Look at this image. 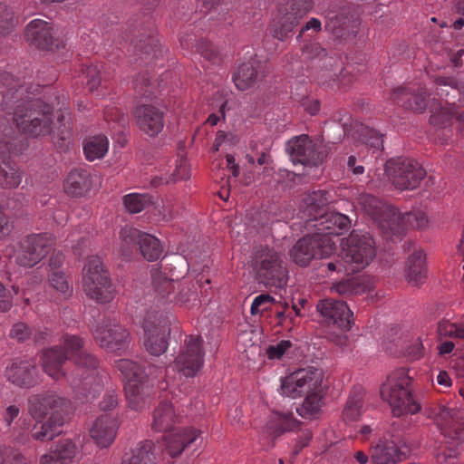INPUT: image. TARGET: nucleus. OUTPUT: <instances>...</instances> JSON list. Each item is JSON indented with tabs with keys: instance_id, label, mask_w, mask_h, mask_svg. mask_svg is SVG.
<instances>
[{
	"instance_id": "f257e3e1",
	"label": "nucleus",
	"mask_w": 464,
	"mask_h": 464,
	"mask_svg": "<svg viewBox=\"0 0 464 464\" xmlns=\"http://www.w3.org/2000/svg\"><path fill=\"white\" fill-rule=\"evenodd\" d=\"M409 371L399 368L392 372L381 386V396L387 401L392 413L397 417L391 424L390 433L396 443L405 444L403 436L414 428L413 420L409 414L420 411L421 405L412 394V378Z\"/></svg>"
},
{
	"instance_id": "f03ea898",
	"label": "nucleus",
	"mask_w": 464,
	"mask_h": 464,
	"mask_svg": "<svg viewBox=\"0 0 464 464\" xmlns=\"http://www.w3.org/2000/svg\"><path fill=\"white\" fill-rule=\"evenodd\" d=\"M252 266L259 285L267 288H283L287 283V268L280 253L274 248L256 247L253 251Z\"/></svg>"
},
{
	"instance_id": "7ed1b4c3",
	"label": "nucleus",
	"mask_w": 464,
	"mask_h": 464,
	"mask_svg": "<svg viewBox=\"0 0 464 464\" xmlns=\"http://www.w3.org/2000/svg\"><path fill=\"white\" fill-rule=\"evenodd\" d=\"M358 204L373 220L386 239L401 238L404 231V215L392 205L381 201L371 194H362Z\"/></svg>"
},
{
	"instance_id": "20e7f679",
	"label": "nucleus",
	"mask_w": 464,
	"mask_h": 464,
	"mask_svg": "<svg viewBox=\"0 0 464 464\" xmlns=\"http://www.w3.org/2000/svg\"><path fill=\"white\" fill-rule=\"evenodd\" d=\"M82 287L86 295L98 303L107 304L113 300L116 290L101 257L92 256L88 258L83 267Z\"/></svg>"
},
{
	"instance_id": "39448f33",
	"label": "nucleus",
	"mask_w": 464,
	"mask_h": 464,
	"mask_svg": "<svg viewBox=\"0 0 464 464\" xmlns=\"http://www.w3.org/2000/svg\"><path fill=\"white\" fill-rule=\"evenodd\" d=\"M384 171L388 180L400 191L416 189L427 176L420 163L406 157L390 159L384 165Z\"/></svg>"
},
{
	"instance_id": "423d86ee",
	"label": "nucleus",
	"mask_w": 464,
	"mask_h": 464,
	"mask_svg": "<svg viewBox=\"0 0 464 464\" xmlns=\"http://www.w3.org/2000/svg\"><path fill=\"white\" fill-rule=\"evenodd\" d=\"M360 14L355 5H334L324 13V30L335 40L353 39L359 32Z\"/></svg>"
},
{
	"instance_id": "0eeeda50",
	"label": "nucleus",
	"mask_w": 464,
	"mask_h": 464,
	"mask_svg": "<svg viewBox=\"0 0 464 464\" xmlns=\"http://www.w3.org/2000/svg\"><path fill=\"white\" fill-rule=\"evenodd\" d=\"M336 250V244L327 235H306L298 239L289 250L291 260L306 267L315 258H327Z\"/></svg>"
},
{
	"instance_id": "6e6552de",
	"label": "nucleus",
	"mask_w": 464,
	"mask_h": 464,
	"mask_svg": "<svg viewBox=\"0 0 464 464\" xmlns=\"http://www.w3.org/2000/svg\"><path fill=\"white\" fill-rule=\"evenodd\" d=\"M24 89L17 84L12 85L2 95L1 107L7 113L14 115V121L22 132L26 131V125L32 123L33 117L36 116V110L43 107L39 100H27L24 98Z\"/></svg>"
},
{
	"instance_id": "1a4fd4ad",
	"label": "nucleus",
	"mask_w": 464,
	"mask_h": 464,
	"mask_svg": "<svg viewBox=\"0 0 464 464\" xmlns=\"http://www.w3.org/2000/svg\"><path fill=\"white\" fill-rule=\"evenodd\" d=\"M343 255L348 269L355 274L365 268L375 257L374 240L369 233L353 230L345 238Z\"/></svg>"
},
{
	"instance_id": "9d476101",
	"label": "nucleus",
	"mask_w": 464,
	"mask_h": 464,
	"mask_svg": "<svg viewBox=\"0 0 464 464\" xmlns=\"http://www.w3.org/2000/svg\"><path fill=\"white\" fill-rule=\"evenodd\" d=\"M172 320L158 311H149L143 319L145 334L144 347L153 356L164 353L169 346V337L171 332Z\"/></svg>"
},
{
	"instance_id": "9b49d317",
	"label": "nucleus",
	"mask_w": 464,
	"mask_h": 464,
	"mask_svg": "<svg viewBox=\"0 0 464 464\" xmlns=\"http://www.w3.org/2000/svg\"><path fill=\"white\" fill-rule=\"evenodd\" d=\"M154 23L149 14H135L130 17L123 32V39L133 45L138 55L154 54L157 39L153 36Z\"/></svg>"
},
{
	"instance_id": "f8f14e48",
	"label": "nucleus",
	"mask_w": 464,
	"mask_h": 464,
	"mask_svg": "<svg viewBox=\"0 0 464 464\" xmlns=\"http://www.w3.org/2000/svg\"><path fill=\"white\" fill-rule=\"evenodd\" d=\"M324 372L309 366L298 369L286 376L281 385L282 393L293 398L301 397L312 392H323Z\"/></svg>"
},
{
	"instance_id": "ddd939ff",
	"label": "nucleus",
	"mask_w": 464,
	"mask_h": 464,
	"mask_svg": "<svg viewBox=\"0 0 464 464\" xmlns=\"http://www.w3.org/2000/svg\"><path fill=\"white\" fill-rule=\"evenodd\" d=\"M204 341L200 335H188L173 362L175 370L186 378L198 374L204 363Z\"/></svg>"
},
{
	"instance_id": "4468645a",
	"label": "nucleus",
	"mask_w": 464,
	"mask_h": 464,
	"mask_svg": "<svg viewBox=\"0 0 464 464\" xmlns=\"http://www.w3.org/2000/svg\"><path fill=\"white\" fill-rule=\"evenodd\" d=\"M29 413L35 420L49 419L64 421V415L71 407V401L54 392L35 394L29 398Z\"/></svg>"
},
{
	"instance_id": "2eb2a0df",
	"label": "nucleus",
	"mask_w": 464,
	"mask_h": 464,
	"mask_svg": "<svg viewBox=\"0 0 464 464\" xmlns=\"http://www.w3.org/2000/svg\"><path fill=\"white\" fill-rule=\"evenodd\" d=\"M53 242V238L45 233L26 236L20 242L16 263L20 266L33 267L49 253Z\"/></svg>"
},
{
	"instance_id": "dca6fc26",
	"label": "nucleus",
	"mask_w": 464,
	"mask_h": 464,
	"mask_svg": "<svg viewBox=\"0 0 464 464\" xmlns=\"http://www.w3.org/2000/svg\"><path fill=\"white\" fill-rule=\"evenodd\" d=\"M98 344L110 352H117L128 348L130 343V333L115 321H103L93 332Z\"/></svg>"
},
{
	"instance_id": "f3484780",
	"label": "nucleus",
	"mask_w": 464,
	"mask_h": 464,
	"mask_svg": "<svg viewBox=\"0 0 464 464\" xmlns=\"http://www.w3.org/2000/svg\"><path fill=\"white\" fill-rule=\"evenodd\" d=\"M73 369L68 373L70 385L84 396H88L87 379L99 367V360L86 350L72 357Z\"/></svg>"
},
{
	"instance_id": "a211bd4d",
	"label": "nucleus",
	"mask_w": 464,
	"mask_h": 464,
	"mask_svg": "<svg viewBox=\"0 0 464 464\" xmlns=\"http://www.w3.org/2000/svg\"><path fill=\"white\" fill-rule=\"evenodd\" d=\"M5 377L19 388L29 389L38 383L39 371L34 360L16 358L5 367Z\"/></svg>"
},
{
	"instance_id": "6ab92c4d",
	"label": "nucleus",
	"mask_w": 464,
	"mask_h": 464,
	"mask_svg": "<svg viewBox=\"0 0 464 464\" xmlns=\"http://www.w3.org/2000/svg\"><path fill=\"white\" fill-rule=\"evenodd\" d=\"M305 227L314 230L315 235L339 236L351 227V220L345 215L334 211H326L316 218H309Z\"/></svg>"
},
{
	"instance_id": "aec40b11",
	"label": "nucleus",
	"mask_w": 464,
	"mask_h": 464,
	"mask_svg": "<svg viewBox=\"0 0 464 464\" xmlns=\"http://www.w3.org/2000/svg\"><path fill=\"white\" fill-rule=\"evenodd\" d=\"M24 36L30 45L41 50L58 49L63 44L54 36L51 23L42 19L31 21L25 28Z\"/></svg>"
},
{
	"instance_id": "412c9836",
	"label": "nucleus",
	"mask_w": 464,
	"mask_h": 464,
	"mask_svg": "<svg viewBox=\"0 0 464 464\" xmlns=\"http://www.w3.org/2000/svg\"><path fill=\"white\" fill-rule=\"evenodd\" d=\"M133 116L139 130L148 137H157L164 128V112L154 105H137Z\"/></svg>"
},
{
	"instance_id": "4be33fe9",
	"label": "nucleus",
	"mask_w": 464,
	"mask_h": 464,
	"mask_svg": "<svg viewBox=\"0 0 464 464\" xmlns=\"http://www.w3.org/2000/svg\"><path fill=\"white\" fill-rule=\"evenodd\" d=\"M288 148L294 163L317 166L324 158V152L319 151L314 141L305 134L292 139L288 142Z\"/></svg>"
},
{
	"instance_id": "5701e85b",
	"label": "nucleus",
	"mask_w": 464,
	"mask_h": 464,
	"mask_svg": "<svg viewBox=\"0 0 464 464\" xmlns=\"http://www.w3.org/2000/svg\"><path fill=\"white\" fill-rule=\"evenodd\" d=\"M317 310L327 320L329 325L342 331H349L352 327L353 312L345 302L341 300L324 299L318 303Z\"/></svg>"
},
{
	"instance_id": "b1692460",
	"label": "nucleus",
	"mask_w": 464,
	"mask_h": 464,
	"mask_svg": "<svg viewBox=\"0 0 464 464\" xmlns=\"http://www.w3.org/2000/svg\"><path fill=\"white\" fill-rule=\"evenodd\" d=\"M69 360L66 351L55 345L42 351L41 362L44 372L56 381L68 380V373L63 371V365Z\"/></svg>"
},
{
	"instance_id": "393cba45",
	"label": "nucleus",
	"mask_w": 464,
	"mask_h": 464,
	"mask_svg": "<svg viewBox=\"0 0 464 464\" xmlns=\"http://www.w3.org/2000/svg\"><path fill=\"white\" fill-rule=\"evenodd\" d=\"M437 427L446 435L464 440V409L443 405Z\"/></svg>"
},
{
	"instance_id": "a878e982",
	"label": "nucleus",
	"mask_w": 464,
	"mask_h": 464,
	"mask_svg": "<svg viewBox=\"0 0 464 464\" xmlns=\"http://www.w3.org/2000/svg\"><path fill=\"white\" fill-rule=\"evenodd\" d=\"M430 123L438 128H445L451 124V120L455 117L459 123V131L464 135V113H458L455 104L450 107H443L441 102L433 99L430 105Z\"/></svg>"
},
{
	"instance_id": "bb28decb",
	"label": "nucleus",
	"mask_w": 464,
	"mask_h": 464,
	"mask_svg": "<svg viewBox=\"0 0 464 464\" xmlns=\"http://www.w3.org/2000/svg\"><path fill=\"white\" fill-rule=\"evenodd\" d=\"M116 430V419L109 415H102L95 420L90 433L91 437L99 447L106 448L114 440Z\"/></svg>"
},
{
	"instance_id": "cd10ccee",
	"label": "nucleus",
	"mask_w": 464,
	"mask_h": 464,
	"mask_svg": "<svg viewBox=\"0 0 464 464\" xmlns=\"http://www.w3.org/2000/svg\"><path fill=\"white\" fill-rule=\"evenodd\" d=\"M200 431L194 428H184L164 437L166 451L171 458L179 456L188 445L193 443Z\"/></svg>"
},
{
	"instance_id": "c85d7f7f",
	"label": "nucleus",
	"mask_w": 464,
	"mask_h": 464,
	"mask_svg": "<svg viewBox=\"0 0 464 464\" xmlns=\"http://www.w3.org/2000/svg\"><path fill=\"white\" fill-rule=\"evenodd\" d=\"M429 94L424 92H411L404 87L395 89L391 98L398 102H401L402 106L417 113H423L428 107Z\"/></svg>"
},
{
	"instance_id": "c756f323",
	"label": "nucleus",
	"mask_w": 464,
	"mask_h": 464,
	"mask_svg": "<svg viewBox=\"0 0 464 464\" xmlns=\"http://www.w3.org/2000/svg\"><path fill=\"white\" fill-rule=\"evenodd\" d=\"M75 454V444L71 440H62L40 458L39 464H72Z\"/></svg>"
},
{
	"instance_id": "7c9ffc66",
	"label": "nucleus",
	"mask_w": 464,
	"mask_h": 464,
	"mask_svg": "<svg viewBox=\"0 0 464 464\" xmlns=\"http://www.w3.org/2000/svg\"><path fill=\"white\" fill-rule=\"evenodd\" d=\"M92 188V176L89 171L82 169H74L67 176L64 190L72 197H81L88 193Z\"/></svg>"
},
{
	"instance_id": "2f4dec72",
	"label": "nucleus",
	"mask_w": 464,
	"mask_h": 464,
	"mask_svg": "<svg viewBox=\"0 0 464 464\" xmlns=\"http://www.w3.org/2000/svg\"><path fill=\"white\" fill-rule=\"evenodd\" d=\"M148 380L129 381L124 385V391L129 407L135 411H141L149 402L150 388Z\"/></svg>"
},
{
	"instance_id": "473e14b6",
	"label": "nucleus",
	"mask_w": 464,
	"mask_h": 464,
	"mask_svg": "<svg viewBox=\"0 0 464 464\" xmlns=\"http://www.w3.org/2000/svg\"><path fill=\"white\" fill-rule=\"evenodd\" d=\"M300 422L293 415L276 413L266 424L265 435L271 440L270 446L275 445V440L283 433L292 431L299 426Z\"/></svg>"
},
{
	"instance_id": "72a5a7b5",
	"label": "nucleus",
	"mask_w": 464,
	"mask_h": 464,
	"mask_svg": "<svg viewBox=\"0 0 464 464\" xmlns=\"http://www.w3.org/2000/svg\"><path fill=\"white\" fill-rule=\"evenodd\" d=\"M406 280L413 285H420L427 276L426 256L422 250H415L406 260Z\"/></svg>"
},
{
	"instance_id": "f704fd0d",
	"label": "nucleus",
	"mask_w": 464,
	"mask_h": 464,
	"mask_svg": "<svg viewBox=\"0 0 464 464\" xmlns=\"http://www.w3.org/2000/svg\"><path fill=\"white\" fill-rule=\"evenodd\" d=\"M401 454L395 440H379L372 450L371 459L373 464H396L401 460Z\"/></svg>"
},
{
	"instance_id": "c9c22d12",
	"label": "nucleus",
	"mask_w": 464,
	"mask_h": 464,
	"mask_svg": "<svg viewBox=\"0 0 464 464\" xmlns=\"http://www.w3.org/2000/svg\"><path fill=\"white\" fill-rule=\"evenodd\" d=\"M178 420L173 405L169 401H161L153 411L151 428L158 432L170 430Z\"/></svg>"
},
{
	"instance_id": "e433bc0d",
	"label": "nucleus",
	"mask_w": 464,
	"mask_h": 464,
	"mask_svg": "<svg viewBox=\"0 0 464 464\" xmlns=\"http://www.w3.org/2000/svg\"><path fill=\"white\" fill-rule=\"evenodd\" d=\"M57 124L53 136V143L61 150L65 151L72 144V124L70 113L67 111L61 112L57 116Z\"/></svg>"
},
{
	"instance_id": "4c0bfd02",
	"label": "nucleus",
	"mask_w": 464,
	"mask_h": 464,
	"mask_svg": "<svg viewBox=\"0 0 464 464\" xmlns=\"http://www.w3.org/2000/svg\"><path fill=\"white\" fill-rule=\"evenodd\" d=\"M35 115L33 117L32 123L26 125V131L24 133L34 137L50 134L53 115L49 106L43 103V107L40 110H36Z\"/></svg>"
},
{
	"instance_id": "58836bf2",
	"label": "nucleus",
	"mask_w": 464,
	"mask_h": 464,
	"mask_svg": "<svg viewBox=\"0 0 464 464\" xmlns=\"http://www.w3.org/2000/svg\"><path fill=\"white\" fill-rule=\"evenodd\" d=\"M155 443L146 440L140 442L129 456L126 454L122 464H157L154 453Z\"/></svg>"
},
{
	"instance_id": "ea45409f",
	"label": "nucleus",
	"mask_w": 464,
	"mask_h": 464,
	"mask_svg": "<svg viewBox=\"0 0 464 464\" xmlns=\"http://www.w3.org/2000/svg\"><path fill=\"white\" fill-rule=\"evenodd\" d=\"M303 201L305 205V212L312 218L326 212L331 198L328 191L317 190L305 195Z\"/></svg>"
},
{
	"instance_id": "a19ab883",
	"label": "nucleus",
	"mask_w": 464,
	"mask_h": 464,
	"mask_svg": "<svg viewBox=\"0 0 464 464\" xmlns=\"http://www.w3.org/2000/svg\"><path fill=\"white\" fill-rule=\"evenodd\" d=\"M151 285L158 302L164 301L175 289L174 279L159 269L151 270Z\"/></svg>"
},
{
	"instance_id": "79ce46f5",
	"label": "nucleus",
	"mask_w": 464,
	"mask_h": 464,
	"mask_svg": "<svg viewBox=\"0 0 464 464\" xmlns=\"http://www.w3.org/2000/svg\"><path fill=\"white\" fill-rule=\"evenodd\" d=\"M63 424L59 420L48 419L46 421H38L32 428V437L40 441L52 440L61 433L60 428Z\"/></svg>"
},
{
	"instance_id": "37998d69",
	"label": "nucleus",
	"mask_w": 464,
	"mask_h": 464,
	"mask_svg": "<svg viewBox=\"0 0 464 464\" xmlns=\"http://www.w3.org/2000/svg\"><path fill=\"white\" fill-rule=\"evenodd\" d=\"M313 0H291L280 6L278 14H283L300 24V21L313 9Z\"/></svg>"
},
{
	"instance_id": "c03bdc74",
	"label": "nucleus",
	"mask_w": 464,
	"mask_h": 464,
	"mask_svg": "<svg viewBox=\"0 0 464 464\" xmlns=\"http://www.w3.org/2000/svg\"><path fill=\"white\" fill-rule=\"evenodd\" d=\"M22 171L10 161L0 162V187L4 188H18L22 182Z\"/></svg>"
},
{
	"instance_id": "a18cd8bd",
	"label": "nucleus",
	"mask_w": 464,
	"mask_h": 464,
	"mask_svg": "<svg viewBox=\"0 0 464 464\" xmlns=\"http://www.w3.org/2000/svg\"><path fill=\"white\" fill-rule=\"evenodd\" d=\"M142 234V231L132 227L126 226L121 228L120 238L121 252L123 256H130L134 250L138 251Z\"/></svg>"
},
{
	"instance_id": "49530a36",
	"label": "nucleus",
	"mask_w": 464,
	"mask_h": 464,
	"mask_svg": "<svg viewBox=\"0 0 464 464\" xmlns=\"http://www.w3.org/2000/svg\"><path fill=\"white\" fill-rule=\"evenodd\" d=\"M257 76L256 67L252 63H245L238 67L233 80L237 89L245 91L256 82Z\"/></svg>"
},
{
	"instance_id": "de8ad7c7",
	"label": "nucleus",
	"mask_w": 464,
	"mask_h": 464,
	"mask_svg": "<svg viewBox=\"0 0 464 464\" xmlns=\"http://www.w3.org/2000/svg\"><path fill=\"white\" fill-rule=\"evenodd\" d=\"M138 251L148 261H155L161 256L162 246L158 238L143 232L140 239Z\"/></svg>"
},
{
	"instance_id": "09e8293b",
	"label": "nucleus",
	"mask_w": 464,
	"mask_h": 464,
	"mask_svg": "<svg viewBox=\"0 0 464 464\" xmlns=\"http://www.w3.org/2000/svg\"><path fill=\"white\" fill-rule=\"evenodd\" d=\"M108 150V140L104 136H94L87 140L83 146V151L88 160L102 158Z\"/></svg>"
},
{
	"instance_id": "8fccbe9b",
	"label": "nucleus",
	"mask_w": 464,
	"mask_h": 464,
	"mask_svg": "<svg viewBox=\"0 0 464 464\" xmlns=\"http://www.w3.org/2000/svg\"><path fill=\"white\" fill-rule=\"evenodd\" d=\"M116 367L124 375L126 382L148 380V375L142 367L131 360H118Z\"/></svg>"
},
{
	"instance_id": "3c124183",
	"label": "nucleus",
	"mask_w": 464,
	"mask_h": 464,
	"mask_svg": "<svg viewBox=\"0 0 464 464\" xmlns=\"http://www.w3.org/2000/svg\"><path fill=\"white\" fill-rule=\"evenodd\" d=\"M116 367L124 375L126 382L148 380V375L142 367L131 360H118Z\"/></svg>"
},
{
	"instance_id": "603ef678",
	"label": "nucleus",
	"mask_w": 464,
	"mask_h": 464,
	"mask_svg": "<svg viewBox=\"0 0 464 464\" xmlns=\"http://www.w3.org/2000/svg\"><path fill=\"white\" fill-rule=\"evenodd\" d=\"M298 24L295 18H289L283 14H279L277 20L272 24L271 34L279 41H285Z\"/></svg>"
},
{
	"instance_id": "864d4df0",
	"label": "nucleus",
	"mask_w": 464,
	"mask_h": 464,
	"mask_svg": "<svg viewBox=\"0 0 464 464\" xmlns=\"http://www.w3.org/2000/svg\"><path fill=\"white\" fill-rule=\"evenodd\" d=\"M152 203V197L149 194L132 193L123 197L124 207L130 214L140 213Z\"/></svg>"
},
{
	"instance_id": "5fc2aeb1",
	"label": "nucleus",
	"mask_w": 464,
	"mask_h": 464,
	"mask_svg": "<svg viewBox=\"0 0 464 464\" xmlns=\"http://www.w3.org/2000/svg\"><path fill=\"white\" fill-rule=\"evenodd\" d=\"M437 333L440 338L464 340V323L455 324L443 318L438 323Z\"/></svg>"
},
{
	"instance_id": "6e6d98bb",
	"label": "nucleus",
	"mask_w": 464,
	"mask_h": 464,
	"mask_svg": "<svg viewBox=\"0 0 464 464\" xmlns=\"http://www.w3.org/2000/svg\"><path fill=\"white\" fill-rule=\"evenodd\" d=\"M84 343V339L80 335L65 334L62 338L60 346L66 351L69 360L72 361L74 355L85 351L83 349Z\"/></svg>"
},
{
	"instance_id": "4d7b16f0",
	"label": "nucleus",
	"mask_w": 464,
	"mask_h": 464,
	"mask_svg": "<svg viewBox=\"0 0 464 464\" xmlns=\"http://www.w3.org/2000/svg\"><path fill=\"white\" fill-rule=\"evenodd\" d=\"M322 392H312L304 393L306 396L301 408L297 409L298 413L303 417H311L317 413L320 410Z\"/></svg>"
},
{
	"instance_id": "13d9d810",
	"label": "nucleus",
	"mask_w": 464,
	"mask_h": 464,
	"mask_svg": "<svg viewBox=\"0 0 464 464\" xmlns=\"http://www.w3.org/2000/svg\"><path fill=\"white\" fill-rule=\"evenodd\" d=\"M362 400L359 396L349 397L343 411V420L349 423L356 421L362 414Z\"/></svg>"
},
{
	"instance_id": "bf43d9fd",
	"label": "nucleus",
	"mask_w": 464,
	"mask_h": 464,
	"mask_svg": "<svg viewBox=\"0 0 464 464\" xmlns=\"http://www.w3.org/2000/svg\"><path fill=\"white\" fill-rule=\"evenodd\" d=\"M361 134L362 136V142L366 147H370L375 150H383V139L381 134H379L376 130L370 129L368 127L361 126L360 129Z\"/></svg>"
},
{
	"instance_id": "052dcab7",
	"label": "nucleus",
	"mask_w": 464,
	"mask_h": 464,
	"mask_svg": "<svg viewBox=\"0 0 464 464\" xmlns=\"http://www.w3.org/2000/svg\"><path fill=\"white\" fill-rule=\"evenodd\" d=\"M133 88L140 97L150 98L153 93L150 74L148 72L139 73L133 82Z\"/></svg>"
},
{
	"instance_id": "680f3d73",
	"label": "nucleus",
	"mask_w": 464,
	"mask_h": 464,
	"mask_svg": "<svg viewBox=\"0 0 464 464\" xmlns=\"http://www.w3.org/2000/svg\"><path fill=\"white\" fill-rule=\"evenodd\" d=\"M405 224H408L413 228L423 229L429 225V218L425 211L413 210L404 214Z\"/></svg>"
},
{
	"instance_id": "e2e57ef3",
	"label": "nucleus",
	"mask_w": 464,
	"mask_h": 464,
	"mask_svg": "<svg viewBox=\"0 0 464 464\" xmlns=\"http://www.w3.org/2000/svg\"><path fill=\"white\" fill-rule=\"evenodd\" d=\"M438 87H451L458 89L459 94L464 98V73H459L458 77L453 76H439L434 80Z\"/></svg>"
},
{
	"instance_id": "0e129e2a",
	"label": "nucleus",
	"mask_w": 464,
	"mask_h": 464,
	"mask_svg": "<svg viewBox=\"0 0 464 464\" xmlns=\"http://www.w3.org/2000/svg\"><path fill=\"white\" fill-rule=\"evenodd\" d=\"M14 12L0 3V34H7L14 26Z\"/></svg>"
},
{
	"instance_id": "69168bd1",
	"label": "nucleus",
	"mask_w": 464,
	"mask_h": 464,
	"mask_svg": "<svg viewBox=\"0 0 464 464\" xmlns=\"http://www.w3.org/2000/svg\"><path fill=\"white\" fill-rule=\"evenodd\" d=\"M197 50L205 59L213 63L219 61V52L211 42L207 40L198 41Z\"/></svg>"
},
{
	"instance_id": "338daca9",
	"label": "nucleus",
	"mask_w": 464,
	"mask_h": 464,
	"mask_svg": "<svg viewBox=\"0 0 464 464\" xmlns=\"http://www.w3.org/2000/svg\"><path fill=\"white\" fill-rule=\"evenodd\" d=\"M49 281L52 287L63 294H66L70 291L69 283L63 271L51 272Z\"/></svg>"
},
{
	"instance_id": "774afa93",
	"label": "nucleus",
	"mask_w": 464,
	"mask_h": 464,
	"mask_svg": "<svg viewBox=\"0 0 464 464\" xmlns=\"http://www.w3.org/2000/svg\"><path fill=\"white\" fill-rule=\"evenodd\" d=\"M32 335V330L30 327L23 322L14 324L10 330V336L16 339L18 342H24L28 340Z\"/></svg>"
}]
</instances>
